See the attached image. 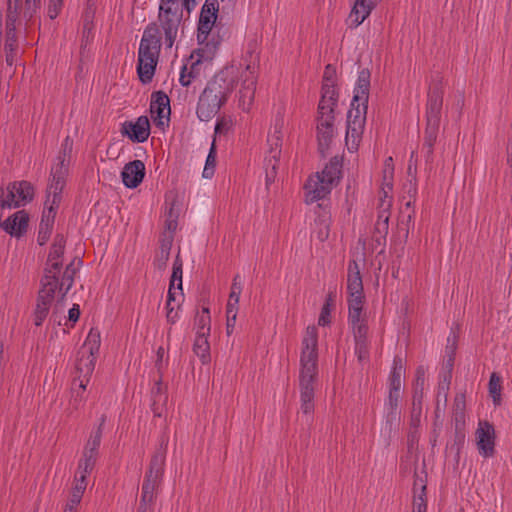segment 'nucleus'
Wrapping results in <instances>:
<instances>
[{"label":"nucleus","mask_w":512,"mask_h":512,"mask_svg":"<svg viewBox=\"0 0 512 512\" xmlns=\"http://www.w3.org/2000/svg\"><path fill=\"white\" fill-rule=\"evenodd\" d=\"M66 240L62 234H57L54 238L47 261L44 267L43 276L40 281V289L38 292L36 308L34 311V324L41 326L46 319L50 305L55 298L56 291L61 294V299H65L68 291L74 283L77 268L82 261L80 259H73L65 268L62 273L61 279L59 275L62 268V256L65 250Z\"/></svg>","instance_id":"f257e3e1"},{"label":"nucleus","mask_w":512,"mask_h":512,"mask_svg":"<svg viewBox=\"0 0 512 512\" xmlns=\"http://www.w3.org/2000/svg\"><path fill=\"white\" fill-rule=\"evenodd\" d=\"M301 353L300 388L302 410L305 414L314 409V383L318 374V330L316 326H308L303 338Z\"/></svg>","instance_id":"f03ea898"},{"label":"nucleus","mask_w":512,"mask_h":512,"mask_svg":"<svg viewBox=\"0 0 512 512\" xmlns=\"http://www.w3.org/2000/svg\"><path fill=\"white\" fill-rule=\"evenodd\" d=\"M444 88L442 77L437 76L427 94L426 127L424 129L422 152L427 165L434 161V146L438 138L441 112L443 106Z\"/></svg>","instance_id":"7ed1b4c3"},{"label":"nucleus","mask_w":512,"mask_h":512,"mask_svg":"<svg viewBox=\"0 0 512 512\" xmlns=\"http://www.w3.org/2000/svg\"><path fill=\"white\" fill-rule=\"evenodd\" d=\"M234 90V79L229 71L221 70L208 81L199 96L196 114L201 121L212 119L226 103Z\"/></svg>","instance_id":"20e7f679"},{"label":"nucleus","mask_w":512,"mask_h":512,"mask_svg":"<svg viewBox=\"0 0 512 512\" xmlns=\"http://www.w3.org/2000/svg\"><path fill=\"white\" fill-rule=\"evenodd\" d=\"M161 45L157 23L151 22L144 29L138 50L137 73L140 81L144 84L152 81L158 64Z\"/></svg>","instance_id":"39448f33"},{"label":"nucleus","mask_w":512,"mask_h":512,"mask_svg":"<svg viewBox=\"0 0 512 512\" xmlns=\"http://www.w3.org/2000/svg\"><path fill=\"white\" fill-rule=\"evenodd\" d=\"M184 10L180 0H160L156 23L167 48H172L179 33L183 32Z\"/></svg>","instance_id":"423d86ee"},{"label":"nucleus","mask_w":512,"mask_h":512,"mask_svg":"<svg viewBox=\"0 0 512 512\" xmlns=\"http://www.w3.org/2000/svg\"><path fill=\"white\" fill-rule=\"evenodd\" d=\"M339 98L336 86V67L328 64L322 75V118L327 115L325 122L322 123V136L330 139L334 135V107L337 106Z\"/></svg>","instance_id":"0eeeda50"},{"label":"nucleus","mask_w":512,"mask_h":512,"mask_svg":"<svg viewBox=\"0 0 512 512\" xmlns=\"http://www.w3.org/2000/svg\"><path fill=\"white\" fill-rule=\"evenodd\" d=\"M73 149V140L67 136L64 139L62 148L56 158V163L51 169V183L47 188L46 204L50 202V197L53 196V203L58 201V194L66 185V177L68 175V167L70 163L71 153Z\"/></svg>","instance_id":"6e6552de"},{"label":"nucleus","mask_w":512,"mask_h":512,"mask_svg":"<svg viewBox=\"0 0 512 512\" xmlns=\"http://www.w3.org/2000/svg\"><path fill=\"white\" fill-rule=\"evenodd\" d=\"M100 344V332L95 328H91L84 344L80 347L77 354L76 371L78 376L75 379H87L89 381L95 369Z\"/></svg>","instance_id":"1a4fd4ad"},{"label":"nucleus","mask_w":512,"mask_h":512,"mask_svg":"<svg viewBox=\"0 0 512 512\" xmlns=\"http://www.w3.org/2000/svg\"><path fill=\"white\" fill-rule=\"evenodd\" d=\"M165 458L166 448L163 447L162 443L160 448L155 451L154 455L151 458L149 469L146 472L142 484L141 496H144V499L149 500V498H156V490L162 482Z\"/></svg>","instance_id":"9d476101"},{"label":"nucleus","mask_w":512,"mask_h":512,"mask_svg":"<svg viewBox=\"0 0 512 512\" xmlns=\"http://www.w3.org/2000/svg\"><path fill=\"white\" fill-rule=\"evenodd\" d=\"M426 382V372L423 366L416 369L415 380L413 383L412 407H411V426L418 427L422 415V405L424 398V389Z\"/></svg>","instance_id":"9b49d317"},{"label":"nucleus","mask_w":512,"mask_h":512,"mask_svg":"<svg viewBox=\"0 0 512 512\" xmlns=\"http://www.w3.org/2000/svg\"><path fill=\"white\" fill-rule=\"evenodd\" d=\"M342 168L343 158L334 156L322 169V201L340 183L343 177Z\"/></svg>","instance_id":"f8f14e48"},{"label":"nucleus","mask_w":512,"mask_h":512,"mask_svg":"<svg viewBox=\"0 0 512 512\" xmlns=\"http://www.w3.org/2000/svg\"><path fill=\"white\" fill-rule=\"evenodd\" d=\"M150 113L156 126L163 127L170 119V99L163 91L154 92L151 96Z\"/></svg>","instance_id":"ddd939ff"},{"label":"nucleus","mask_w":512,"mask_h":512,"mask_svg":"<svg viewBox=\"0 0 512 512\" xmlns=\"http://www.w3.org/2000/svg\"><path fill=\"white\" fill-rule=\"evenodd\" d=\"M219 11V0H206L204 5L202 6L199 23H198V31H197V39H206L209 30H211L216 22L217 13Z\"/></svg>","instance_id":"4468645a"},{"label":"nucleus","mask_w":512,"mask_h":512,"mask_svg":"<svg viewBox=\"0 0 512 512\" xmlns=\"http://www.w3.org/2000/svg\"><path fill=\"white\" fill-rule=\"evenodd\" d=\"M368 103L356 102L347 114V136L358 138L363 132Z\"/></svg>","instance_id":"2eb2a0df"},{"label":"nucleus","mask_w":512,"mask_h":512,"mask_svg":"<svg viewBox=\"0 0 512 512\" xmlns=\"http://www.w3.org/2000/svg\"><path fill=\"white\" fill-rule=\"evenodd\" d=\"M246 73L239 91V104L244 111H249L254 101L257 83L254 63L246 64Z\"/></svg>","instance_id":"dca6fc26"},{"label":"nucleus","mask_w":512,"mask_h":512,"mask_svg":"<svg viewBox=\"0 0 512 512\" xmlns=\"http://www.w3.org/2000/svg\"><path fill=\"white\" fill-rule=\"evenodd\" d=\"M121 133L132 142L142 143L150 134V123L146 116H140L136 122L126 121L122 124Z\"/></svg>","instance_id":"f3484780"},{"label":"nucleus","mask_w":512,"mask_h":512,"mask_svg":"<svg viewBox=\"0 0 512 512\" xmlns=\"http://www.w3.org/2000/svg\"><path fill=\"white\" fill-rule=\"evenodd\" d=\"M479 453L484 457H491L495 452V430L489 422H480L476 431Z\"/></svg>","instance_id":"a211bd4d"},{"label":"nucleus","mask_w":512,"mask_h":512,"mask_svg":"<svg viewBox=\"0 0 512 512\" xmlns=\"http://www.w3.org/2000/svg\"><path fill=\"white\" fill-rule=\"evenodd\" d=\"M122 181L127 188L138 187L145 176V165L141 160H134L127 163L122 172Z\"/></svg>","instance_id":"6ab92c4d"},{"label":"nucleus","mask_w":512,"mask_h":512,"mask_svg":"<svg viewBox=\"0 0 512 512\" xmlns=\"http://www.w3.org/2000/svg\"><path fill=\"white\" fill-rule=\"evenodd\" d=\"M29 215L25 210H20L8 217L1 227L11 236L20 238L28 229Z\"/></svg>","instance_id":"aec40b11"},{"label":"nucleus","mask_w":512,"mask_h":512,"mask_svg":"<svg viewBox=\"0 0 512 512\" xmlns=\"http://www.w3.org/2000/svg\"><path fill=\"white\" fill-rule=\"evenodd\" d=\"M401 393L389 392L384 404L385 410V428L391 432L400 422L399 400Z\"/></svg>","instance_id":"412c9836"},{"label":"nucleus","mask_w":512,"mask_h":512,"mask_svg":"<svg viewBox=\"0 0 512 512\" xmlns=\"http://www.w3.org/2000/svg\"><path fill=\"white\" fill-rule=\"evenodd\" d=\"M379 0H356L348 20L351 26L358 27L370 15Z\"/></svg>","instance_id":"4be33fe9"},{"label":"nucleus","mask_w":512,"mask_h":512,"mask_svg":"<svg viewBox=\"0 0 512 512\" xmlns=\"http://www.w3.org/2000/svg\"><path fill=\"white\" fill-rule=\"evenodd\" d=\"M370 71L362 69L358 74L354 96L351 105L354 106L356 102L368 103L369 90H370Z\"/></svg>","instance_id":"5701e85b"},{"label":"nucleus","mask_w":512,"mask_h":512,"mask_svg":"<svg viewBox=\"0 0 512 512\" xmlns=\"http://www.w3.org/2000/svg\"><path fill=\"white\" fill-rule=\"evenodd\" d=\"M304 202L311 205L320 200V172L316 171L310 175L303 186Z\"/></svg>","instance_id":"b1692460"},{"label":"nucleus","mask_w":512,"mask_h":512,"mask_svg":"<svg viewBox=\"0 0 512 512\" xmlns=\"http://www.w3.org/2000/svg\"><path fill=\"white\" fill-rule=\"evenodd\" d=\"M281 155V148L271 147L268 155L265 157V176L267 188L275 181L277 176V168Z\"/></svg>","instance_id":"393cba45"},{"label":"nucleus","mask_w":512,"mask_h":512,"mask_svg":"<svg viewBox=\"0 0 512 512\" xmlns=\"http://www.w3.org/2000/svg\"><path fill=\"white\" fill-rule=\"evenodd\" d=\"M404 373V362L401 356L396 355L393 359L392 369L389 375V392L401 393L402 375Z\"/></svg>","instance_id":"a878e982"},{"label":"nucleus","mask_w":512,"mask_h":512,"mask_svg":"<svg viewBox=\"0 0 512 512\" xmlns=\"http://www.w3.org/2000/svg\"><path fill=\"white\" fill-rule=\"evenodd\" d=\"M16 22H17V5L12 8L9 4L7 15H6V44L5 47L13 50V46L16 44Z\"/></svg>","instance_id":"bb28decb"},{"label":"nucleus","mask_w":512,"mask_h":512,"mask_svg":"<svg viewBox=\"0 0 512 512\" xmlns=\"http://www.w3.org/2000/svg\"><path fill=\"white\" fill-rule=\"evenodd\" d=\"M17 5V19L21 17L26 22L30 21L36 12L40 9L41 0H24V1H15L14 8Z\"/></svg>","instance_id":"cd10ccee"},{"label":"nucleus","mask_w":512,"mask_h":512,"mask_svg":"<svg viewBox=\"0 0 512 512\" xmlns=\"http://www.w3.org/2000/svg\"><path fill=\"white\" fill-rule=\"evenodd\" d=\"M11 189L15 190L16 197L18 201L21 202V206L31 202L34 198V187L28 181L22 180L13 182L11 183Z\"/></svg>","instance_id":"c85d7f7f"},{"label":"nucleus","mask_w":512,"mask_h":512,"mask_svg":"<svg viewBox=\"0 0 512 512\" xmlns=\"http://www.w3.org/2000/svg\"><path fill=\"white\" fill-rule=\"evenodd\" d=\"M152 395V411L154 413V416L161 417L164 411V406L168 399L167 395L163 391L161 377L155 383V386L152 389Z\"/></svg>","instance_id":"c756f323"},{"label":"nucleus","mask_w":512,"mask_h":512,"mask_svg":"<svg viewBox=\"0 0 512 512\" xmlns=\"http://www.w3.org/2000/svg\"><path fill=\"white\" fill-rule=\"evenodd\" d=\"M355 265V271L352 269L351 263L349 264V274L347 280V291L350 297H355L356 295L363 296V284L360 272L358 270L356 262H353Z\"/></svg>","instance_id":"7c9ffc66"},{"label":"nucleus","mask_w":512,"mask_h":512,"mask_svg":"<svg viewBox=\"0 0 512 512\" xmlns=\"http://www.w3.org/2000/svg\"><path fill=\"white\" fill-rule=\"evenodd\" d=\"M208 336L209 335L196 334L193 344V351L203 364H207L211 360Z\"/></svg>","instance_id":"2f4dec72"},{"label":"nucleus","mask_w":512,"mask_h":512,"mask_svg":"<svg viewBox=\"0 0 512 512\" xmlns=\"http://www.w3.org/2000/svg\"><path fill=\"white\" fill-rule=\"evenodd\" d=\"M172 247V236L161 241L160 247L154 259V266L158 270H164L170 257Z\"/></svg>","instance_id":"473e14b6"},{"label":"nucleus","mask_w":512,"mask_h":512,"mask_svg":"<svg viewBox=\"0 0 512 512\" xmlns=\"http://www.w3.org/2000/svg\"><path fill=\"white\" fill-rule=\"evenodd\" d=\"M87 383V379H74L72 386V399L70 400V407L73 410H78L82 406L85 400L84 393Z\"/></svg>","instance_id":"72a5a7b5"},{"label":"nucleus","mask_w":512,"mask_h":512,"mask_svg":"<svg viewBox=\"0 0 512 512\" xmlns=\"http://www.w3.org/2000/svg\"><path fill=\"white\" fill-rule=\"evenodd\" d=\"M489 395L492 398L495 406L501 405L502 402V378L496 373L492 372L488 382Z\"/></svg>","instance_id":"f704fd0d"},{"label":"nucleus","mask_w":512,"mask_h":512,"mask_svg":"<svg viewBox=\"0 0 512 512\" xmlns=\"http://www.w3.org/2000/svg\"><path fill=\"white\" fill-rule=\"evenodd\" d=\"M199 45L201 46L200 50L204 53H207L208 56L213 55L218 49L222 38L219 36V33L214 31L213 28L209 30V34L206 39H197Z\"/></svg>","instance_id":"c9c22d12"},{"label":"nucleus","mask_w":512,"mask_h":512,"mask_svg":"<svg viewBox=\"0 0 512 512\" xmlns=\"http://www.w3.org/2000/svg\"><path fill=\"white\" fill-rule=\"evenodd\" d=\"M284 127V118L281 115H277L273 124V127L268 135V143L271 147L281 148Z\"/></svg>","instance_id":"e433bc0d"},{"label":"nucleus","mask_w":512,"mask_h":512,"mask_svg":"<svg viewBox=\"0 0 512 512\" xmlns=\"http://www.w3.org/2000/svg\"><path fill=\"white\" fill-rule=\"evenodd\" d=\"M348 302V321L349 323H357L359 320H361L360 318L363 309V296L356 295L355 297H350Z\"/></svg>","instance_id":"4c0bfd02"},{"label":"nucleus","mask_w":512,"mask_h":512,"mask_svg":"<svg viewBox=\"0 0 512 512\" xmlns=\"http://www.w3.org/2000/svg\"><path fill=\"white\" fill-rule=\"evenodd\" d=\"M61 199V194H58V201L53 203V196L50 197V202L48 204L45 203V209L43 211L40 223L46 226H53L56 210L61 202Z\"/></svg>","instance_id":"58836bf2"},{"label":"nucleus","mask_w":512,"mask_h":512,"mask_svg":"<svg viewBox=\"0 0 512 512\" xmlns=\"http://www.w3.org/2000/svg\"><path fill=\"white\" fill-rule=\"evenodd\" d=\"M336 307V293L329 292L324 304L322 305V327L327 326L332 321L331 312Z\"/></svg>","instance_id":"ea45409f"},{"label":"nucleus","mask_w":512,"mask_h":512,"mask_svg":"<svg viewBox=\"0 0 512 512\" xmlns=\"http://www.w3.org/2000/svg\"><path fill=\"white\" fill-rule=\"evenodd\" d=\"M211 318L209 315V308L204 307L202 314L197 315L195 318L196 334L209 335L210 334Z\"/></svg>","instance_id":"a19ab883"},{"label":"nucleus","mask_w":512,"mask_h":512,"mask_svg":"<svg viewBox=\"0 0 512 512\" xmlns=\"http://www.w3.org/2000/svg\"><path fill=\"white\" fill-rule=\"evenodd\" d=\"M0 202H2V206H6L9 209L21 206V202L16 197L15 190L11 189V183L7 186L6 191L2 188L0 189Z\"/></svg>","instance_id":"79ce46f5"},{"label":"nucleus","mask_w":512,"mask_h":512,"mask_svg":"<svg viewBox=\"0 0 512 512\" xmlns=\"http://www.w3.org/2000/svg\"><path fill=\"white\" fill-rule=\"evenodd\" d=\"M389 225L383 222L375 223L372 239L378 245L385 246Z\"/></svg>","instance_id":"37998d69"},{"label":"nucleus","mask_w":512,"mask_h":512,"mask_svg":"<svg viewBox=\"0 0 512 512\" xmlns=\"http://www.w3.org/2000/svg\"><path fill=\"white\" fill-rule=\"evenodd\" d=\"M216 165V147L215 143L213 142L210 148V151L208 153L205 167L203 170V177L204 178H211L214 174V168Z\"/></svg>","instance_id":"c03bdc74"},{"label":"nucleus","mask_w":512,"mask_h":512,"mask_svg":"<svg viewBox=\"0 0 512 512\" xmlns=\"http://www.w3.org/2000/svg\"><path fill=\"white\" fill-rule=\"evenodd\" d=\"M97 456L98 455L83 452V458L78 465V472L90 474L95 466Z\"/></svg>","instance_id":"a18cd8bd"},{"label":"nucleus","mask_w":512,"mask_h":512,"mask_svg":"<svg viewBox=\"0 0 512 512\" xmlns=\"http://www.w3.org/2000/svg\"><path fill=\"white\" fill-rule=\"evenodd\" d=\"M182 265V260L179 255H177L173 263V271L170 279L171 288H174L175 282H177V288L182 290Z\"/></svg>","instance_id":"49530a36"},{"label":"nucleus","mask_w":512,"mask_h":512,"mask_svg":"<svg viewBox=\"0 0 512 512\" xmlns=\"http://www.w3.org/2000/svg\"><path fill=\"white\" fill-rule=\"evenodd\" d=\"M426 481L420 479V493L414 496L413 512H426L427 504L425 501Z\"/></svg>","instance_id":"de8ad7c7"},{"label":"nucleus","mask_w":512,"mask_h":512,"mask_svg":"<svg viewBox=\"0 0 512 512\" xmlns=\"http://www.w3.org/2000/svg\"><path fill=\"white\" fill-rule=\"evenodd\" d=\"M101 438V429L97 428V430L90 436L89 440L87 441L83 452L98 455Z\"/></svg>","instance_id":"09e8293b"},{"label":"nucleus","mask_w":512,"mask_h":512,"mask_svg":"<svg viewBox=\"0 0 512 512\" xmlns=\"http://www.w3.org/2000/svg\"><path fill=\"white\" fill-rule=\"evenodd\" d=\"M355 354L357 355L360 363L368 362L369 360V346L367 340L355 341Z\"/></svg>","instance_id":"8fccbe9b"},{"label":"nucleus","mask_w":512,"mask_h":512,"mask_svg":"<svg viewBox=\"0 0 512 512\" xmlns=\"http://www.w3.org/2000/svg\"><path fill=\"white\" fill-rule=\"evenodd\" d=\"M390 207H391V201L381 199V203H379L378 209V217L376 223L383 222L388 224L389 217H390Z\"/></svg>","instance_id":"3c124183"},{"label":"nucleus","mask_w":512,"mask_h":512,"mask_svg":"<svg viewBox=\"0 0 512 512\" xmlns=\"http://www.w3.org/2000/svg\"><path fill=\"white\" fill-rule=\"evenodd\" d=\"M59 299L57 301V304L55 305L53 312L51 314V317L49 319L50 322H53L54 324L61 325L62 324V318L65 319L64 316V309H63V301L61 299V294L58 292Z\"/></svg>","instance_id":"603ef678"},{"label":"nucleus","mask_w":512,"mask_h":512,"mask_svg":"<svg viewBox=\"0 0 512 512\" xmlns=\"http://www.w3.org/2000/svg\"><path fill=\"white\" fill-rule=\"evenodd\" d=\"M353 329L355 341L367 340L368 326L361 320L357 323H350Z\"/></svg>","instance_id":"864d4df0"},{"label":"nucleus","mask_w":512,"mask_h":512,"mask_svg":"<svg viewBox=\"0 0 512 512\" xmlns=\"http://www.w3.org/2000/svg\"><path fill=\"white\" fill-rule=\"evenodd\" d=\"M244 60L247 62V64L254 63L255 71L257 70L258 53L257 43L255 41H252L248 44Z\"/></svg>","instance_id":"5fc2aeb1"},{"label":"nucleus","mask_w":512,"mask_h":512,"mask_svg":"<svg viewBox=\"0 0 512 512\" xmlns=\"http://www.w3.org/2000/svg\"><path fill=\"white\" fill-rule=\"evenodd\" d=\"M63 7V0H49L47 7V14L50 19H55L61 12Z\"/></svg>","instance_id":"6e6d98bb"},{"label":"nucleus","mask_w":512,"mask_h":512,"mask_svg":"<svg viewBox=\"0 0 512 512\" xmlns=\"http://www.w3.org/2000/svg\"><path fill=\"white\" fill-rule=\"evenodd\" d=\"M241 292H242V285H241V281H240V276L236 275L234 277L232 285H231V292H230L228 300H233V301L239 302Z\"/></svg>","instance_id":"4d7b16f0"},{"label":"nucleus","mask_w":512,"mask_h":512,"mask_svg":"<svg viewBox=\"0 0 512 512\" xmlns=\"http://www.w3.org/2000/svg\"><path fill=\"white\" fill-rule=\"evenodd\" d=\"M96 13V3L94 0H88L86 9L83 14V21L93 23L94 17Z\"/></svg>","instance_id":"13d9d810"},{"label":"nucleus","mask_w":512,"mask_h":512,"mask_svg":"<svg viewBox=\"0 0 512 512\" xmlns=\"http://www.w3.org/2000/svg\"><path fill=\"white\" fill-rule=\"evenodd\" d=\"M52 227L53 226H46V225H43L42 223H40L38 238H37L39 245H44L48 241L51 231H52Z\"/></svg>","instance_id":"bf43d9fd"},{"label":"nucleus","mask_w":512,"mask_h":512,"mask_svg":"<svg viewBox=\"0 0 512 512\" xmlns=\"http://www.w3.org/2000/svg\"><path fill=\"white\" fill-rule=\"evenodd\" d=\"M407 172L408 175L415 180L417 172V153L415 151L411 152Z\"/></svg>","instance_id":"052dcab7"},{"label":"nucleus","mask_w":512,"mask_h":512,"mask_svg":"<svg viewBox=\"0 0 512 512\" xmlns=\"http://www.w3.org/2000/svg\"><path fill=\"white\" fill-rule=\"evenodd\" d=\"M186 70H187V68H186V66H184L182 68V72H181L180 79H179L181 85L184 87L189 86L191 84L192 78H194V72H193L194 65L191 67V71L188 74H186Z\"/></svg>","instance_id":"680f3d73"},{"label":"nucleus","mask_w":512,"mask_h":512,"mask_svg":"<svg viewBox=\"0 0 512 512\" xmlns=\"http://www.w3.org/2000/svg\"><path fill=\"white\" fill-rule=\"evenodd\" d=\"M154 500L152 498L144 499V496H141L137 512H153Z\"/></svg>","instance_id":"e2e57ef3"},{"label":"nucleus","mask_w":512,"mask_h":512,"mask_svg":"<svg viewBox=\"0 0 512 512\" xmlns=\"http://www.w3.org/2000/svg\"><path fill=\"white\" fill-rule=\"evenodd\" d=\"M94 28L93 23L91 22H85L83 21V28H82V42L88 43L89 40L92 38V30Z\"/></svg>","instance_id":"0e129e2a"},{"label":"nucleus","mask_w":512,"mask_h":512,"mask_svg":"<svg viewBox=\"0 0 512 512\" xmlns=\"http://www.w3.org/2000/svg\"><path fill=\"white\" fill-rule=\"evenodd\" d=\"M454 349L455 348L453 346L446 348L448 355H447V360L445 362V368L447 369L448 372H452V369L454 366V360H455Z\"/></svg>","instance_id":"69168bd1"},{"label":"nucleus","mask_w":512,"mask_h":512,"mask_svg":"<svg viewBox=\"0 0 512 512\" xmlns=\"http://www.w3.org/2000/svg\"><path fill=\"white\" fill-rule=\"evenodd\" d=\"M84 492L85 491L80 490V488L72 487L71 494H70L68 501H71L72 503L80 504Z\"/></svg>","instance_id":"338daca9"},{"label":"nucleus","mask_w":512,"mask_h":512,"mask_svg":"<svg viewBox=\"0 0 512 512\" xmlns=\"http://www.w3.org/2000/svg\"><path fill=\"white\" fill-rule=\"evenodd\" d=\"M80 475L79 477L76 475L75 477V483H74V486L75 488H80V490H86V487H87V482H86V477L88 474L86 473H83V472H78Z\"/></svg>","instance_id":"774afa93"}]
</instances>
